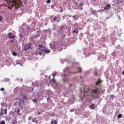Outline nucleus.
I'll return each mask as SVG.
<instances>
[{
    "label": "nucleus",
    "instance_id": "1",
    "mask_svg": "<svg viewBox=\"0 0 124 124\" xmlns=\"http://www.w3.org/2000/svg\"><path fill=\"white\" fill-rule=\"evenodd\" d=\"M7 2L8 4V8H9V9H12L14 7L16 9H18V8H20L23 6L22 2H21L20 0H8Z\"/></svg>",
    "mask_w": 124,
    "mask_h": 124
},
{
    "label": "nucleus",
    "instance_id": "2",
    "mask_svg": "<svg viewBox=\"0 0 124 124\" xmlns=\"http://www.w3.org/2000/svg\"><path fill=\"white\" fill-rule=\"evenodd\" d=\"M101 83H102V80H101L100 79H99L95 83V89H92L89 91L90 93L92 94L93 97L95 98H98V94L101 93V92L99 91V88H96V87L99 85Z\"/></svg>",
    "mask_w": 124,
    "mask_h": 124
},
{
    "label": "nucleus",
    "instance_id": "3",
    "mask_svg": "<svg viewBox=\"0 0 124 124\" xmlns=\"http://www.w3.org/2000/svg\"><path fill=\"white\" fill-rule=\"evenodd\" d=\"M64 77H68V76H71L73 74V72H70V70H69V67H66L64 70Z\"/></svg>",
    "mask_w": 124,
    "mask_h": 124
},
{
    "label": "nucleus",
    "instance_id": "4",
    "mask_svg": "<svg viewBox=\"0 0 124 124\" xmlns=\"http://www.w3.org/2000/svg\"><path fill=\"white\" fill-rule=\"evenodd\" d=\"M31 43L26 44L24 47V50L28 51L29 49H31Z\"/></svg>",
    "mask_w": 124,
    "mask_h": 124
},
{
    "label": "nucleus",
    "instance_id": "5",
    "mask_svg": "<svg viewBox=\"0 0 124 124\" xmlns=\"http://www.w3.org/2000/svg\"><path fill=\"white\" fill-rule=\"evenodd\" d=\"M38 50H40V51H41L42 52L44 51V50L45 49V47L44 46L42 45H39L37 47Z\"/></svg>",
    "mask_w": 124,
    "mask_h": 124
},
{
    "label": "nucleus",
    "instance_id": "6",
    "mask_svg": "<svg viewBox=\"0 0 124 124\" xmlns=\"http://www.w3.org/2000/svg\"><path fill=\"white\" fill-rule=\"evenodd\" d=\"M111 7V4H108L106 7H105L104 10H107L108 9H110Z\"/></svg>",
    "mask_w": 124,
    "mask_h": 124
},
{
    "label": "nucleus",
    "instance_id": "7",
    "mask_svg": "<svg viewBox=\"0 0 124 124\" xmlns=\"http://www.w3.org/2000/svg\"><path fill=\"white\" fill-rule=\"evenodd\" d=\"M50 52H51V51H50V50L48 48H46L44 50V52L45 53V54H48L50 53Z\"/></svg>",
    "mask_w": 124,
    "mask_h": 124
},
{
    "label": "nucleus",
    "instance_id": "8",
    "mask_svg": "<svg viewBox=\"0 0 124 124\" xmlns=\"http://www.w3.org/2000/svg\"><path fill=\"white\" fill-rule=\"evenodd\" d=\"M15 112H17L18 115H20V116H21V114H20V108H16Z\"/></svg>",
    "mask_w": 124,
    "mask_h": 124
},
{
    "label": "nucleus",
    "instance_id": "9",
    "mask_svg": "<svg viewBox=\"0 0 124 124\" xmlns=\"http://www.w3.org/2000/svg\"><path fill=\"white\" fill-rule=\"evenodd\" d=\"M32 123H35L36 124H37L38 122L37 120H36V119L33 118L31 121Z\"/></svg>",
    "mask_w": 124,
    "mask_h": 124
},
{
    "label": "nucleus",
    "instance_id": "10",
    "mask_svg": "<svg viewBox=\"0 0 124 124\" xmlns=\"http://www.w3.org/2000/svg\"><path fill=\"white\" fill-rule=\"evenodd\" d=\"M73 32L75 33H78L79 32V31H78V28H76L75 30H74Z\"/></svg>",
    "mask_w": 124,
    "mask_h": 124
},
{
    "label": "nucleus",
    "instance_id": "11",
    "mask_svg": "<svg viewBox=\"0 0 124 124\" xmlns=\"http://www.w3.org/2000/svg\"><path fill=\"white\" fill-rule=\"evenodd\" d=\"M51 83H56V79L54 78H53V79L50 80Z\"/></svg>",
    "mask_w": 124,
    "mask_h": 124
},
{
    "label": "nucleus",
    "instance_id": "12",
    "mask_svg": "<svg viewBox=\"0 0 124 124\" xmlns=\"http://www.w3.org/2000/svg\"><path fill=\"white\" fill-rule=\"evenodd\" d=\"M51 124H58V123H57V121L56 120H54L51 122Z\"/></svg>",
    "mask_w": 124,
    "mask_h": 124
},
{
    "label": "nucleus",
    "instance_id": "13",
    "mask_svg": "<svg viewBox=\"0 0 124 124\" xmlns=\"http://www.w3.org/2000/svg\"><path fill=\"white\" fill-rule=\"evenodd\" d=\"M93 106H94V104H93L91 105V109H92V110L95 108L93 107Z\"/></svg>",
    "mask_w": 124,
    "mask_h": 124
},
{
    "label": "nucleus",
    "instance_id": "14",
    "mask_svg": "<svg viewBox=\"0 0 124 124\" xmlns=\"http://www.w3.org/2000/svg\"><path fill=\"white\" fill-rule=\"evenodd\" d=\"M15 37H16V35H13V36H8V38H10V39L15 38Z\"/></svg>",
    "mask_w": 124,
    "mask_h": 124
},
{
    "label": "nucleus",
    "instance_id": "15",
    "mask_svg": "<svg viewBox=\"0 0 124 124\" xmlns=\"http://www.w3.org/2000/svg\"><path fill=\"white\" fill-rule=\"evenodd\" d=\"M122 117H123V115H122V114H119V115L117 116V118H118V119H120V118H122Z\"/></svg>",
    "mask_w": 124,
    "mask_h": 124
},
{
    "label": "nucleus",
    "instance_id": "16",
    "mask_svg": "<svg viewBox=\"0 0 124 124\" xmlns=\"http://www.w3.org/2000/svg\"><path fill=\"white\" fill-rule=\"evenodd\" d=\"M23 99L24 100H26V99H28V97H27V96H23Z\"/></svg>",
    "mask_w": 124,
    "mask_h": 124
},
{
    "label": "nucleus",
    "instance_id": "17",
    "mask_svg": "<svg viewBox=\"0 0 124 124\" xmlns=\"http://www.w3.org/2000/svg\"><path fill=\"white\" fill-rule=\"evenodd\" d=\"M1 116H3V112L2 111H0V117H1Z\"/></svg>",
    "mask_w": 124,
    "mask_h": 124
},
{
    "label": "nucleus",
    "instance_id": "18",
    "mask_svg": "<svg viewBox=\"0 0 124 124\" xmlns=\"http://www.w3.org/2000/svg\"><path fill=\"white\" fill-rule=\"evenodd\" d=\"M0 124H5V121H2L1 122H0Z\"/></svg>",
    "mask_w": 124,
    "mask_h": 124
},
{
    "label": "nucleus",
    "instance_id": "19",
    "mask_svg": "<svg viewBox=\"0 0 124 124\" xmlns=\"http://www.w3.org/2000/svg\"><path fill=\"white\" fill-rule=\"evenodd\" d=\"M78 70H79V73H81V72H82V68H78Z\"/></svg>",
    "mask_w": 124,
    "mask_h": 124
},
{
    "label": "nucleus",
    "instance_id": "20",
    "mask_svg": "<svg viewBox=\"0 0 124 124\" xmlns=\"http://www.w3.org/2000/svg\"><path fill=\"white\" fill-rule=\"evenodd\" d=\"M62 29H63V26H62L61 28V29H60V31H61V32H62Z\"/></svg>",
    "mask_w": 124,
    "mask_h": 124
},
{
    "label": "nucleus",
    "instance_id": "21",
    "mask_svg": "<svg viewBox=\"0 0 124 124\" xmlns=\"http://www.w3.org/2000/svg\"><path fill=\"white\" fill-rule=\"evenodd\" d=\"M4 115H6V114H7V110L6 109L4 110Z\"/></svg>",
    "mask_w": 124,
    "mask_h": 124
},
{
    "label": "nucleus",
    "instance_id": "22",
    "mask_svg": "<svg viewBox=\"0 0 124 124\" xmlns=\"http://www.w3.org/2000/svg\"><path fill=\"white\" fill-rule=\"evenodd\" d=\"M83 5H84V3L83 2L79 3V6H82Z\"/></svg>",
    "mask_w": 124,
    "mask_h": 124
},
{
    "label": "nucleus",
    "instance_id": "23",
    "mask_svg": "<svg viewBox=\"0 0 124 124\" xmlns=\"http://www.w3.org/2000/svg\"><path fill=\"white\" fill-rule=\"evenodd\" d=\"M13 56H17V53L15 52H13Z\"/></svg>",
    "mask_w": 124,
    "mask_h": 124
},
{
    "label": "nucleus",
    "instance_id": "24",
    "mask_svg": "<svg viewBox=\"0 0 124 124\" xmlns=\"http://www.w3.org/2000/svg\"><path fill=\"white\" fill-rule=\"evenodd\" d=\"M53 78H55V77H56V76H57V74H52Z\"/></svg>",
    "mask_w": 124,
    "mask_h": 124
},
{
    "label": "nucleus",
    "instance_id": "25",
    "mask_svg": "<svg viewBox=\"0 0 124 124\" xmlns=\"http://www.w3.org/2000/svg\"><path fill=\"white\" fill-rule=\"evenodd\" d=\"M46 3H51V0H47L46 1Z\"/></svg>",
    "mask_w": 124,
    "mask_h": 124
},
{
    "label": "nucleus",
    "instance_id": "26",
    "mask_svg": "<svg viewBox=\"0 0 124 124\" xmlns=\"http://www.w3.org/2000/svg\"><path fill=\"white\" fill-rule=\"evenodd\" d=\"M0 91H1V92L4 91V88H0Z\"/></svg>",
    "mask_w": 124,
    "mask_h": 124
},
{
    "label": "nucleus",
    "instance_id": "27",
    "mask_svg": "<svg viewBox=\"0 0 124 124\" xmlns=\"http://www.w3.org/2000/svg\"><path fill=\"white\" fill-rule=\"evenodd\" d=\"M17 124V121L16 120H15L13 122V124Z\"/></svg>",
    "mask_w": 124,
    "mask_h": 124
},
{
    "label": "nucleus",
    "instance_id": "28",
    "mask_svg": "<svg viewBox=\"0 0 124 124\" xmlns=\"http://www.w3.org/2000/svg\"><path fill=\"white\" fill-rule=\"evenodd\" d=\"M91 14H93V15H95V10H94V11L92 12V13Z\"/></svg>",
    "mask_w": 124,
    "mask_h": 124
},
{
    "label": "nucleus",
    "instance_id": "29",
    "mask_svg": "<svg viewBox=\"0 0 124 124\" xmlns=\"http://www.w3.org/2000/svg\"><path fill=\"white\" fill-rule=\"evenodd\" d=\"M33 102H37V99H33Z\"/></svg>",
    "mask_w": 124,
    "mask_h": 124
},
{
    "label": "nucleus",
    "instance_id": "30",
    "mask_svg": "<svg viewBox=\"0 0 124 124\" xmlns=\"http://www.w3.org/2000/svg\"><path fill=\"white\" fill-rule=\"evenodd\" d=\"M2 20V17H1V16H0V22H1Z\"/></svg>",
    "mask_w": 124,
    "mask_h": 124
},
{
    "label": "nucleus",
    "instance_id": "31",
    "mask_svg": "<svg viewBox=\"0 0 124 124\" xmlns=\"http://www.w3.org/2000/svg\"><path fill=\"white\" fill-rule=\"evenodd\" d=\"M42 52H43V51H41V52H39V55H40V56H41V55H42Z\"/></svg>",
    "mask_w": 124,
    "mask_h": 124
},
{
    "label": "nucleus",
    "instance_id": "32",
    "mask_svg": "<svg viewBox=\"0 0 124 124\" xmlns=\"http://www.w3.org/2000/svg\"><path fill=\"white\" fill-rule=\"evenodd\" d=\"M56 20H57V16H55L54 17V21H56Z\"/></svg>",
    "mask_w": 124,
    "mask_h": 124
},
{
    "label": "nucleus",
    "instance_id": "33",
    "mask_svg": "<svg viewBox=\"0 0 124 124\" xmlns=\"http://www.w3.org/2000/svg\"><path fill=\"white\" fill-rule=\"evenodd\" d=\"M90 11H92V12H93V8H91L90 9Z\"/></svg>",
    "mask_w": 124,
    "mask_h": 124
},
{
    "label": "nucleus",
    "instance_id": "34",
    "mask_svg": "<svg viewBox=\"0 0 124 124\" xmlns=\"http://www.w3.org/2000/svg\"><path fill=\"white\" fill-rule=\"evenodd\" d=\"M8 35H12V33H9L8 34Z\"/></svg>",
    "mask_w": 124,
    "mask_h": 124
},
{
    "label": "nucleus",
    "instance_id": "35",
    "mask_svg": "<svg viewBox=\"0 0 124 124\" xmlns=\"http://www.w3.org/2000/svg\"><path fill=\"white\" fill-rule=\"evenodd\" d=\"M95 76H97V72L95 73Z\"/></svg>",
    "mask_w": 124,
    "mask_h": 124
},
{
    "label": "nucleus",
    "instance_id": "36",
    "mask_svg": "<svg viewBox=\"0 0 124 124\" xmlns=\"http://www.w3.org/2000/svg\"><path fill=\"white\" fill-rule=\"evenodd\" d=\"M110 96H112V97H115V96H114V95H111Z\"/></svg>",
    "mask_w": 124,
    "mask_h": 124
},
{
    "label": "nucleus",
    "instance_id": "37",
    "mask_svg": "<svg viewBox=\"0 0 124 124\" xmlns=\"http://www.w3.org/2000/svg\"><path fill=\"white\" fill-rule=\"evenodd\" d=\"M28 121H31V117L28 118Z\"/></svg>",
    "mask_w": 124,
    "mask_h": 124
},
{
    "label": "nucleus",
    "instance_id": "38",
    "mask_svg": "<svg viewBox=\"0 0 124 124\" xmlns=\"http://www.w3.org/2000/svg\"><path fill=\"white\" fill-rule=\"evenodd\" d=\"M75 4H78V2H75Z\"/></svg>",
    "mask_w": 124,
    "mask_h": 124
},
{
    "label": "nucleus",
    "instance_id": "39",
    "mask_svg": "<svg viewBox=\"0 0 124 124\" xmlns=\"http://www.w3.org/2000/svg\"><path fill=\"white\" fill-rule=\"evenodd\" d=\"M93 1L94 2H95V1H96V0H93Z\"/></svg>",
    "mask_w": 124,
    "mask_h": 124
},
{
    "label": "nucleus",
    "instance_id": "40",
    "mask_svg": "<svg viewBox=\"0 0 124 124\" xmlns=\"http://www.w3.org/2000/svg\"><path fill=\"white\" fill-rule=\"evenodd\" d=\"M49 97H48V98H47V102H48V100H49Z\"/></svg>",
    "mask_w": 124,
    "mask_h": 124
},
{
    "label": "nucleus",
    "instance_id": "41",
    "mask_svg": "<svg viewBox=\"0 0 124 124\" xmlns=\"http://www.w3.org/2000/svg\"><path fill=\"white\" fill-rule=\"evenodd\" d=\"M41 114V113H40V112L38 113V115H40Z\"/></svg>",
    "mask_w": 124,
    "mask_h": 124
},
{
    "label": "nucleus",
    "instance_id": "42",
    "mask_svg": "<svg viewBox=\"0 0 124 124\" xmlns=\"http://www.w3.org/2000/svg\"><path fill=\"white\" fill-rule=\"evenodd\" d=\"M122 74H123V75H124V71H123Z\"/></svg>",
    "mask_w": 124,
    "mask_h": 124
},
{
    "label": "nucleus",
    "instance_id": "43",
    "mask_svg": "<svg viewBox=\"0 0 124 124\" xmlns=\"http://www.w3.org/2000/svg\"><path fill=\"white\" fill-rule=\"evenodd\" d=\"M78 19H79V18L77 17L75 20H78Z\"/></svg>",
    "mask_w": 124,
    "mask_h": 124
},
{
    "label": "nucleus",
    "instance_id": "44",
    "mask_svg": "<svg viewBox=\"0 0 124 124\" xmlns=\"http://www.w3.org/2000/svg\"><path fill=\"white\" fill-rule=\"evenodd\" d=\"M2 110H3V109L2 108H1V111H2Z\"/></svg>",
    "mask_w": 124,
    "mask_h": 124
},
{
    "label": "nucleus",
    "instance_id": "45",
    "mask_svg": "<svg viewBox=\"0 0 124 124\" xmlns=\"http://www.w3.org/2000/svg\"><path fill=\"white\" fill-rule=\"evenodd\" d=\"M51 7H54V6L52 5V6H51Z\"/></svg>",
    "mask_w": 124,
    "mask_h": 124
},
{
    "label": "nucleus",
    "instance_id": "46",
    "mask_svg": "<svg viewBox=\"0 0 124 124\" xmlns=\"http://www.w3.org/2000/svg\"><path fill=\"white\" fill-rule=\"evenodd\" d=\"M73 18H75V16H73Z\"/></svg>",
    "mask_w": 124,
    "mask_h": 124
},
{
    "label": "nucleus",
    "instance_id": "47",
    "mask_svg": "<svg viewBox=\"0 0 124 124\" xmlns=\"http://www.w3.org/2000/svg\"><path fill=\"white\" fill-rule=\"evenodd\" d=\"M95 16H97V15L96 14V15H95Z\"/></svg>",
    "mask_w": 124,
    "mask_h": 124
},
{
    "label": "nucleus",
    "instance_id": "48",
    "mask_svg": "<svg viewBox=\"0 0 124 124\" xmlns=\"http://www.w3.org/2000/svg\"><path fill=\"white\" fill-rule=\"evenodd\" d=\"M35 54H37V52H36V53Z\"/></svg>",
    "mask_w": 124,
    "mask_h": 124
}]
</instances>
